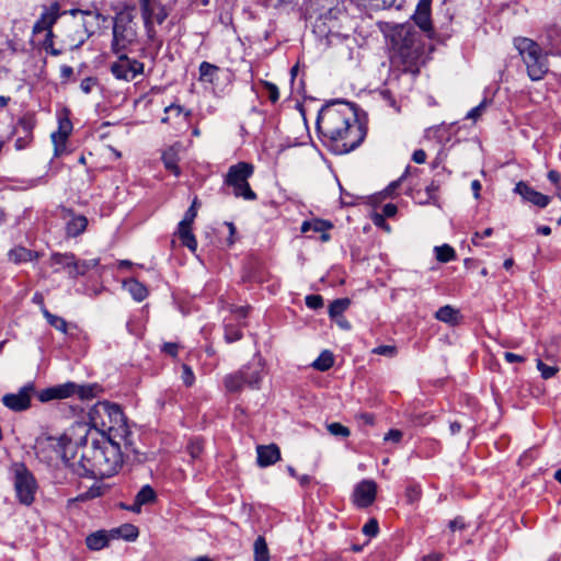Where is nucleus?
<instances>
[{
	"instance_id": "a211bd4d",
	"label": "nucleus",
	"mask_w": 561,
	"mask_h": 561,
	"mask_svg": "<svg viewBox=\"0 0 561 561\" xmlns=\"http://www.w3.org/2000/svg\"><path fill=\"white\" fill-rule=\"evenodd\" d=\"M377 485L374 481H362L354 491V503L358 507L369 506L376 497Z\"/></svg>"
},
{
	"instance_id": "4468645a",
	"label": "nucleus",
	"mask_w": 561,
	"mask_h": 561,
	"mask_svg": "<svg viewBox=\"0 0 561 561\" xmlns=\"http://www.w3.org/2000/svg\"><path fill=\"white\" fill-rule=\"evenodd\" d=\"M72 131V123L69 118L68 111L64 110L58 115V129L51 134L55 157H60L66 152V144Z\"/></svg>"
},
{
	"instance_id": "cd10ccee",
	"label": "nucleus",
	"mask_w": 561,
	"mask_h": 561,
	"mask_svg": "<svg viewBox=\"0 0 561 561\" xmlns=\"http://www.w3.org/2000/svg\"><path fill=\"white\" fill-rule=\"evenodd\" d=\"M245 378L241 369L225 377L224 383L228 391L237 392L245 385Z\"/></svg>"
},
{
	"instance_id": "de8ad7c7",
	"label": "nucleus",
	"mask_w": 561,
	"mask_h": 561,
	"mask_svg": "<svg viewBox=\"0 0 561 561\" xmlns=\"http://www.w3.org/2000/svg\"><path fill=\"white\" fill-rule=\"evenodd\" d=\"M119 534L127 540H135L138 537V529L127 524L119 528Z\"/></svg>"
},
{
	"instance_id": "bf43d9fd",
	"label": "nucleus",
	"mask_w": 561,
	"mask_h": 561,
	"mask_svg": "<svg viewBox=\"0 0 561 561\" xmlns=\"http://www.w3.org/2000/svg\"><path fill=\"white\" fill-rule=\"evenodd\" d=\"M547 353L548 354L561 353V336H556L551 340V342L547 348Z\"/></svg>"
},
{
	"instance_id": "0e129e2a",
	"label": "nucleus",
	"mask_w": 561,
	"mask_h": 561,
	"mask_svg": "<svg viewBox=\"0 0 561 561\" xmlns=\"http://www.w3.org/2000/svg\"><path fill=\"white\" fill-rule=\"evenodd\" d=\"M162 350L170 356L175 357L178 355L179 345L175 343H165Z\"/></svg>"
},
{
	"instance_id": "f3484780",
	"label": "nucleus",
	"mask_w": 561,
	"mask_h": 561,
	"mask_svg": "<svg viewBox=\"0 0 561 561\" xmlns=\"http://www.w3.org/2000/svg\"><path fill=\"white\" fill-rule=\"evenodd\" d=\"M60 217L66 220V234L70 238L83 233L88 226V219L83 215H75L71 209L61 207Z\"/></svg>"
},
{
	"instance_id": "4be33fe9",
	"label": "nucleus",
	"mask_w": 561,
	"mask_h": 561,
	"mask_svg": "<svg viewBox=\"0 0 561 561\" xmlns=\"http://www.w3.org/2000/svg\"><path fill=\"white\" fill-rule=\"evenodd\" d=\"M89 37V33H85V31L78 26L77 21L73 20L65 36V43L70 49H77L82 46Z\"/></svg>"
},
{
	"instance_id": "5fc2aeb1",
	"label": "nucleus",
	"mask_w": 561,
	"mask_h": 561,
	"mask_svg": "<svg viewBox=\"0 0 561 561\" xmlns=\"http://www.w3.org/2000/svg\"><path fill=\"white\" fill-rule=\"evenodd\" d=\"M373 222L376 227L383 229L386 232L391 231V227L386 222L383 215H379L378 213L374 214Z\"/></svg>"
},
{
	"instance_id": "79ce46f5",
	"label": "nucleus",
	"mask_w": 561,
	"mask_h": 561,
	"mask_svg": "<svg viewBox=\"0 0 561 561\" xmlns=\"http://www.w3.org/2000/svg\"><path fill=\"white\" fill-rule=\"evenodd\" d=\"M196 216H197V207H196V199H194L193 204L186 210L184 218L179 222L178 227L192 228V224L194 222Z\"/></svg>"
},
{
	"instance_id": "0eeeda50",
	"label": "nucleus",
	"mask_w": 561,
	"mask_h": 561,
	"mask_svg": "<svg viewBox=\"0 0 561 561\" xmlns=\"http://www.w3.org/2000/svg\"><path fill=\"white\" fill-rule=\"evenodd\" d=\"M136 13L131 7L119 11L113 22L112 51L119 54L126 50L137 39Z\"/></svg>"
},
{
	"instance_id": "58836bf2",
	"label": "nucleus",
	"mask_w": 561,
	"mask_h": 561,
	"mask_svg": "<svg viewBox=\"0 0 561 561\" xmlns=\"http://www.w3.org/2000/svg\"><path fill=\"white\" fill-rule=\"evenodd\" d=\"M99 263H100L99 259H91V260H83V261L76 260L75 277L84 275L91 268L96 267L99 265Z\"/></svg>"
},
{
	"instance_id": "4d7b16f0",
	"label": "nucleus",
	"mask_w": 561,
	"mask_h": 561,
	"mask_svg": "<svg viewBox=\"0 0 561 561\" xmlns=\"http://www.w3.org/2000/svg\"><path fill=\"white\" fill-rule=\"evenodd\" d=\"M96 80L92 77L84 78L80 83V89L83 93L89 94L93 87L95 85Z\"/></svg>"
},
{
	"instance_id": "20e7f679",
	"label": "nucleus",
	"mask_w": 561,
	"mask_h": 561,
	"mask_svg": "<svg viewBox=\"0 0 561 561\" xmlns=\"http://www.w3.org/2000/svg\"><path fill=\"white\" fill-rule=\"evenodd\" d=\"M144 27L148 38L161 43L178 21L174 13L178 0H138Z\"/></svg>"
},
{
	"instance_id": "052dcab7",
	"label": "nucleus",
	"mask_w": 561,
	"mask_h": 561,
	"mask_svg": "<svg viewBox=\"0 0 561 561\" xmlns=\"http://www.w3.org/2000/svg\"><path fill=\"white\" fill-rule=\"evenodd\" d=\"M398 211V207L394 204H386L382 207V213L380 215H383V217H393Z\"/></svg>"
},
{
	"instance_id": "423d86ee",
	"label": "nucleus",
	"mask_w": 561,
	"mask_h": 561,
	"mask_svg": "<svg viewBox=\"0 0 561 561\" xmlns=\"http://www.w3.org/2000/svg\"><path fill=\"white\" fill-rule=\"evenodd\" d=\"M514 47L522 57L527 75L533 81H539L547 75L549 70L548 55L561 53V46L552 42L549 50L543 53L539 44L528 37L514 38Z\"/></svg>"
},
{
	"instance_id": "e433bc0d",
	"label": "nucleus",
	"mask_w": 561,
	"mask_h": 561,
	"mask_svg": "<svg viewBox=\"0 0 561 561\" xmlns=\"http://www.w3.org/2000/svg\"><path fill=\"white\" fill-rule=\"evenodd\" d=\"M351 301L348 298L336 299L329 306V314L331 318H337L348 308Z\"/></svg>"
},
{
	"instance_id": "f03ea898",
	"label": "nucleus",
	"mask_w": 561,
	"mask_h": 561,
	"mask_svg": "<svg viewBox=\"0 0 561 561\" xmlns=\"http://www.w3.org/2000/svg\"><path fill=\"white\" fill-rule=\"evenodd\" d=\"M317 128L337 153L354 150L365 137L354 108L346 102L324 106L318 115Z\"/></svg>"
},
{
	"instance_id": "ddd939ff",
	"label": "nucleus",
	"mask_w": 561,
	"mask_h": 561,
	"mask_svg": "<svg viewBox=\"0 0 561 561\" xmlns=\"http://www.w3.org/2000/svg\"><path fill=\"white\" fill-rule=\"evenodd\" d=\"M35 392L33 382H27L15 393H7L2 397V403L8 409L20 412L31 407V398Z\"/></svg>"
},
{
	"instance_id": "338daca9",
	"label": "nucleus",
	"mask_w": 561,
	"mask_h": 561,
	"mask_svg": "<svg viewBox=\"0 0 561 561\" xmlns=\"http://www.w3.org/2000/svg\"><path fill=\"white\" fill-rule=\"evenodd\" d=\"M412 159L415 163H424L426 160V153L422 149L415 150L412 156Z\"/></svg>"
},
{
	"instance_id": "b1692460",
	"label": "nucleus",
	"mask_w": 561,
	"mask_h": 561,
	"mask_svg": "<svg viewBox=\"0 0 561 561\" xmlns=\"http://www.w3.org/2000/svg\"><path fill=\"white\" fill-rule=\"evenodd\" d=\"M50 263L62 267L70 277L75 278L76 257L72 253H54L50 256Z\"/></svg>"
},
{
	"instance_id": "69168bd1",
	"label": "nucleus",
	"mask_w": 561,
	"mask_h": 561,
	"mask_svg": "<svg viewBox=\"0 0 561 561\" xmlns=\"http://www.w3.org/2000/svg\"><path fill=\"white\" fill-rule=\"evenodd\" d=\"M451 531L461 530L465 528V522L461 517H457L449 523Z\"/></svg>"
},
{
	"instance_id": "2f4dec72",
	"label": "nucleus",
	"mask_w": 561,
	"mask_h": 561,
	"mask_svg": "<svg viewBox=\"0 0 561 561\" xmlns=\"http://www.w3.org/2000/svg\"><path fill=\"white\" fill-rule=\"evenodd\" d=\"M178 236L184 247L188 248L192 252L196 251L197 241L192 232V228L178 227Z\"/></svg>"
},
{
	"instance_id": "13d9d810",
	"label": "nucleus",
	"mask_w": 561,
	"mask_h": 561,
	"mask_svg": "<svg viewBox=\"0 0 561 561\" xmlns=\"http://www.w3.org/2000/svg\"><path fill=\"white\" fill-rule=\"evenodd\" d=\"M403 433L399 430H390L383 437L386 442L399 443L402 439Z\"/></svg>"
},
{
	"instance_id": "37998d69",
	"label": "nucleus",
	"mask_w": 561,
	"mask_h": 561,
	"mask_svg": "<svg viewBox=\"0 0 561 561\" xmlns=\"http://www.w3.org/2000/svg\"><path fill=\"white\" fill-rule=\"evenodd\" d=\"M53 39H54L53 30H48V32H46V37L43 42V48L45 49L46 53H48L53 56H59L61 54V50L54 47Z\"/></svg>"
},
{
	"instance_id": "680f3d73",
	"label": "nucleus",
	"mask_w": 561,
	"mask_h": 561,
	"mask_svg": "<svg viewBox=\"0 0 561 561\" xmlns=\"http://www.w3.org/2000/svg\"><path fill=\"white\" fill-rule=\"evenodd\" d=\"M492 233H493V229L492 228H486L482 233L476 232L473 234L471 241H472V243L474 245H478L481 239L490 237Z\"/></svg>"
},
{
	"instance_id": "1a4fd4ad",
	"label": "nucleus",
	"mask_w": 561,
	"mask_h": 561,
	"mask_svg": "<svg viewBox=\"0 0 561 561\" xmlns=\"http://www.w3.org/2000/svg\"><path fill=\"white\" fill-rule=\"evenodd\" d=\"M99 388L100 387L95 383L78 385L76 382L68 381L39 391L37 398L41 402L67 399L72 396H78L81 400H88L96 396Z\"/></svg>"
},
{
	"instance_id": "473e14b6",
	"label": "nucleus",
	"mask_w": 561,
	"mask_h": 561,
	"mask_svg": "<svg viewBox=\"0 0 561 561\" xmlns=\"http://www.w3.org/2000/svg\"><path fill=\"white\" fill-rule=\"evenodd\" d=\"M334 364L333 354L330 351H323L319 357L312 363V367L320 371L330 369Z\"/></svg>"
},
{
	"instance_id": "f257e3e1",
	"label": "nucleus",
	"mask_w": 561,
	"mask_h": 561,
	"mask_svg": "<svg viewBox=\"0 0 561 561\" xmlns=\"http://www.w3.org/2000/svg\"><path fill=\"white\" fill-rule=\"evenodd\" d=\"M78 433H83L76 444L80 445L79 467L83 474L92 478H108L115 474L123 463L122 444L105 435L95 436V433L88 431V424L78 423L75 426Z\"/></svg>"
},
{
	"instance_id": "dca6fc26",
	"label": "nucleus",
	"mask_w": 561,
	"mask_h": 561,
	"mask_svg": "<svg viewBox=\"0 0 561 561\" xmlns=\"http://www.w3.org/2000/svg\"><path fill=\"white\" fill-rule=\"evenodd\" d=\"M60 16V5L57 1L51 2L49 5L43 8L38 20L33 25V34L48 32Z\"/></svg>"
},
{
	"instance_id": "9b49d317",
	"label": "nucleus",
	"mask_w": 561,
	"mask_h": 561,
	"mask_svg": "<svg viewBox=\"0 0 561 561\" xmlns=\"http://www.w3.org/2000/svg\"><path fill=\"white\" fill-rule=\"evenodd\" d=\"M117 59L111 65L112 75L118 80L131 81L144 72V64L126 54H117Z\"/></svg>"
},
{
	"instance_id": "393cba45",
	"label": "nucleus",
	"mask_w": 561,
	"mask_h": 561,
	"mask_svg": "<svg viewBox=\"0 0 561 561\" xmlns=\"http://www.w3.org/2000/svg\"><path fill=\"white\" fill-rule=\"evenodd\" d=\"M123 287L128 290L133 298L137 301H142L148 296V289L135 278L124 280Z\"/></svg>"
},
{
	"instance_id": "49530a36",
	"label": "nucleus",
	"mask_w": 561,
	"mask_h": 561,
	"mask_svg": "<svg viewBox=\"0 0 561 561\" xmlns=\"http://www.w3.org/2000/svg\"><path fill=\"white\" fill-rule=\"evenodd\" d=\"M374 354L393 358L397 354V347L394 345H380L371 351Z\"/></svg>"
},
{
	"instance_id": "a19ab883",
	"label": "nucleus",
	"mask_w": 561,
	"mask_h": 561,
	"mask_svg": "<svg viewBox=\"0 0 561 561\" xmlns=\"http://www.w3.org/2000/svg\"><path fill=\"white\" fill-rule=\"evenodd\" d=\"M242 337V332L239 327L232 323L225 324V340L228 343L239 341Z\"/></svg>"
},
{
	"instance_id": "c756f323",
	"label": "nucleus",
	"mask_w": 561,
	"mask_h": 561,
	"mask_svg": "<svg viewBox=\"0 0 561 561\" xmlns=\"http://www.w3.org/2000/svg\"><path fill=\"white\" fill-rule=\"evenodd\" d=\"M331 228H332V224L330 221L314 218L311 220L304 221L300 230L302 233H307L308 231H311V230L314 232H324V231L330 230Z\"/></svg>"
},
{
	"instance_id": "7c9ffc66",
	"label": "nucleus",
	"mask_w": 561,
	"mask_h": 561,
	"mask_svg": "<svg viewBox=\"0 0 561 561\" xmlns=\"http://www.w3.org/2000/svg\"><path fill=\"white\" fill-rule=\"evenodd\" d=\"M254 561H270V551L264 537L259 536L253 543Z\"/></svg>"
},
{
	"instance_id": "603ef678",
	"label": "nucleus",
	"mask_w": 561,
	"mask_h": 561,
	"mask_svg": "<svg viewBox=\"0 0 561 561\" xmlns=\"http://www.w3.org/2000/svg\"><path fill=\"white\" fill-rule=\"evenodd\" d=\"M363 533L366 535V536H369V537H375L378 533V523L376 519H370L368 520L364 527H363Z\"/></svg>"
},
{
	"instance_id": "774afa93",
	"label": "nucleus",
	"mask_w": 561,
	"mask_h": 561,
	"mask_svg": "<svg viewBox=\"0 0 561 561\" xmlns=\"http://www.w3.org/2000/svg\"><path fill=\"white\" fill-rule=\"evenodd\" d=\"M438 191V185L435 184L434 182H432L427 187H426V193L428 195V199H435V194L436 192Z\"/></svg>"
},
{
	"instance_id": "c03bdc74",
	"label": "nucleus",
	"mask_w": 561,
	"mask_h": 561,
	"mask_svg": "<svg viewBox=\"0 0 561 561\" xmlns=\"http://www.w3.org/2000/svg\"><path fill=\"white\" fill-rule=\"evenodd\" d=\"M327 430L333 436L348 437L351 434L350 430L346 426L337 422L328 424Z\"/></svg>"
},
{
	"instance_id": "5701e85b",
	"label": "nucleus",
	"mask_w": 561,
	"mask_h": 561,
	"mask_svg": "<svg viewBox=\"0 0 561 561\" xmlns=\"http://www.w3.org/2000/svg\"><path fill=\"white\" fill-rule=\"evenodd\" d=\"M257 463L260 467H267L274 465L280 459L279 448L271 444L268 446H257Z\"/></svg>"
},
{
	"instance_id": "9d476101",
	"label": "nucleus",
	"mask_w": 561,
	"mask_h": 561,
	"mask_svg": "<svg viewBox=\"0 0 561 561\" xmlns=\"http://www.w3.org/2000/svg\"><path fill=\"white\" fill-rule=\"evenodd\" d=\"M10 470L13 474V484L19 502L30 506L34 502L38 489L35 477L23 462L12 463Z\"/></svg>"
},
{
	"instance_id": "a878e982",
	"label": "nucleus",
	"mask_w": 561,
	"mask_h": 561,
	"mask_svg": "<svg viewBox=\"0 0 561 561\" xmlns=\"http://www.w3.org/2000/svg\"><path fill=\"white\" fill-rule=\"evenodd\" d=\"M435 318L447 324L455 325L459 321V311L454 307L446 305L436 311Z\"/></svg>"
},
{
	"instance_id": "6ab92c4d",
	"label": "nucleus",
	"mask_w": 561,
	"mask_h": 561,
	"mask_svg": "<svg viewBox=\"0 0 561 561\" xmlns=\"http://www.w3.org/2000/svg\"><path fill=\"white\" fill-rule=\"evenodd\" d=\"M245 378V385L252 389H259L264 375V364L261 357H255L251 363L241 368Z\"/></svg>"
},
{
	"instance_id": "3c124183",
	"label": "nucleus",
	"mask_w": 561,
	"mask_h": 561,
	"mask_svg": "<svg viewBox=\"0 0 561 561\" xmlns=\"http://www.w3.org/2000/svg\"><path fill=\"white\" fill-rule=\"evenodd\" d=\"M485 107H486V100L482 101L479 105L471 108L467 114V118L472 119V121L478 119L484 112Z\"/></svg>"
},
{
	"instance_id": "f8f14e48",
	"label": "nucleus",
	"mask_w": 561,
	"mask_h": 561,
	"mask_svg": "<svg viewBox=\"0 0 561 561\" xmlns=\"http://www.w3.org/2000/svg\"><path fill=\"white\" fill-rule=\"evenodd\" d=\"M45 444L55 453V456H51L50 460L61 459L70 467L76 466V455L72 453L75 444L67 435H62L60 437H47L45 439Z\"/></svg>"
},
{
	"instance_id": "72a5a7b5",
	"label": "nucleus",
	"mask_w": 561,
	"mask_h": 561,
	"mask_svg": "<svg viewBox=\"0 0 561 561\" xmlns=\"http://www.w3.org/2000/svg\"><path fill=\"white\" fill-rule=\"evenodd\" d=\"M107 537L104 533H95L87 537V546L91 550H101L107 545Z\"/></svg>"
},
{
	"instance_id": "bb28decb",
	"label": "nucleus",
	"mask_w": 561,
	"mask_h": 561,
	"mask_svg": "<svg viewBox=\"0 0 561 561\" xmlns=\"http://www.w3.org/2000/svg\"><path fill=\"white\" fill-rule=\"evenodd\" d=\"M219 67L203 61L199 65V81L205 83H214L218 79Z\"/></svg>"
},
{
	"instance_id": "e2e57ef3",
	"label": "nucleus",
	"mask_w": 561,
	"mask_h": 561,
	"mask_svg": "<svg viewBox=\"0 0 561 561\" xmlns=\"http://www.w3.org/2000/svg\"><path fill=\"white\" fill-rule=\"evenodd\" d=\"M504 358L507 363H524L525 362V357L520 356V355H517V354H514V353H511V352H505L504 353Z\"/></svg>"
},
{
	"instance_id": "2eb2a0df",
	"label": "nucleus",
	"mask_w": 561,
	"mask_h": 561,
	"mask_svg": "<svg viewBox=\"0 0 561 561\" xmlns=\"http://www.w3.org/2000/svg\"><path fill=\"white\" fill-rule=\"evenodd\" d=\"M66 13H69L77 21L78 26L89 33L90 36L100 27L101 22L106 20L98 10L71 9Z\"/></svg>"
},
{
	"instance_id": "aec40b11",
	"label": "nucleus",
	"mask_w": 561,
	"mask_h": 561,
	"mask_svg": "<svg viewBox=\"0 0 561 561\" xmlns=\"http://www.w3.org/2000/svg\"><path fill=\"white\" fill-rule=\"evenodd\" d=\"M514 191L517 194H519L524 201L529 202L541 208L546 207L550 202L549 196L535 191L524 182L517 183Z\"/></svg>"
},
{
	"instance_id": "6e6552de",
	"label": "nucleus",
	"mask_w": 561,
	"mask_h": 561,
	"mask_svg": "<svg viewBox=\"0 0 561 561\" xmlns=\"http://www.w3.org/2000/svg\"><path fill=\"white\" fill-rule=\"evenodd\" d=\"M253 173V164L249 162H238L237 164L229 167L225 176V184L232 188V194L237 198L255 201L257 196L248 182Z\"/></svg>"
},
{
	"instance_id": "f704fd0d",
	"label": "nucleus",
	"mask_w": 561,
	"mask_h": 561,
	"mask_svg": "<svg viewBox=\"0 0 561 561\" xmlns=\"http://www.w3.org/2000/svg\"><path fill=\"white\" fill-rule=\"evenodd\" d=\"M162 161L164 163V167L171 172H173L175 175L180 173L178 167V156L174 149L170 148L169 150L164 151L162 154Z\"/></svg>"
},
{
	"instance_id": "6e6d98bb",
	"label": "nucleus",
	"mask_w": 561,
	"mask_h": 561,
	"mask_svg": "<svg viewBox=\"0 0 561 561\" xmlns=\"http://www.w3.org/2000/svg\"><path fill=\"white\" fill-rule=\"evenodd\" d=\"M264 85L268 92V99L273 103L277 102L279 99L278 88L274 83H271V82H265Z\"/></svg>"
},
{
	"instance_id": "c85d7f7f",
	"label": "nucleus",
	"mask_w": 561,
	"mask_h": 561,
	"mask_svg": "<svg viewBox=\"0 0 561 561\" xmlns=\"http://www.w3.org/2000/svg\"><path fill=\"white\" fill-rule=\"evenodd\" d=\"M36 257H37L36 253H34L31 250L23 248V247L14 248L9 252L10 261L15 264L33 261Z\"/></svg>"
},
{
	"instance_id": "7ed1b4c3",
	"label": "nucleus",
	"mask_w": 561,
	"mask_h": 561,
	"mask_svg": "<svg viewBox=\"0 0 561 561\" xmlns=\"http://www.w3.org/2000/svg\"><path fill=\"white\" fill-rule=\"evenodd\" d=\"M91 428L95 436L105 435L113 440L123 442L125 448L131 446V433L126 417L117 404L107 401L98 402L89 412Z\"/></svg>"
},
{
	"instance_id": "864d4df0",
	"label": "nucleus",
	"mask_w": 561,
	"mask_h": 561,
	"mask_svg": "<svg viewBox=\"0 0 561 561\" xmlns=\"http://www.w3.org/2000/svg\"><path fill=\"white\" fill-rule=\"evenodd\" d=\"M306 305L311 309H318L323 306V298L319 295H309L306 297Z\"/></svg>"
},
{
	"instance_id": "c9c22d12",
	"label": "nucleus",
	"mask_w": 561,
	"mask_h": 561,
	"mask_svg": "<svg viewBox=\"0 0 561 561\" xmlns=\"http://www.w3.org/2000/svg\"><path fill=\"white\" fill-rule=\"evenodd\" d=\"M434 251L436 254V260L442 263L450 262L456 257L455 250L448 244L435 247Z\"/></svg>"
},
{
	"instance_id": "09e8293b",
	"label": "nucleus",
	"mask_w": 561,
	"mask_h": 561,
	"mask_svg": "<svg viewBox=\"0 0 561 561\" xmlns=\"http://www.w3.org/2000/svg\"><path fill=\"white\" fill-rule=\"evenodd\" d=\"M23 128H24L25 135L15 140V148L19 150L26 148L27 145L32 140V134H31L30 129L25 126V124H23Z\"/></svg>"
},
{
	"instance_id": "a18cd8bd",
	"label": "nucleus",
	"mask_w": 561,
	"mask_h": 561,
	"mask_svg": "<svg viewBox=\"0 0 561 561\" xmlns=\"http://www.w3.org/2000/svg\"><path fill=\"white\" fill-rule=\"evenodd\" d=\"M537 368L540 371L541 377L543 379L552 378L558 373V368L557 367L548 366L541 359L537 360Z\"/></svg>"
},
{
	"instance_id": "4c0bfd02",
	"label": "nucleus",
	"mask_w": 561,
	"mask_h": 561,
	"mask_svg": "<svg viewBox=\"0 0 561 561\" xmlns=\"http://www.w3.org/2000/svg\"><path fill=\"white\" fill-rule=\"evenodd\" d=\"M43 316L47 320V322L54 327L56 330L66 333L67 332V322L64 318L50 313L47 309H43Z\"/></svg>"
},
{
	"instance_id": "412c9836",
	"label": "nucleus",
	"mask_w": 561,
	"mask_h": 561,
	"mask_svg": "<svg viewBox=\"0 0 561 561\" xmlns=\"http://www.w3.org/2000/svg\"><path fill=\"white\" fill-rule=\"evenodd\" d=\"M431 3L432 0H420L413 14L415 24L424 32H432L431 22Z\"/></svg>"
},
{
	"instance_id": "39448f33",
	"label": "nucleus",
	"mask_w": 561,
	"mask_h": 561,
	"mask_svg": "<svg viewBox=\"0 0 561 561\" xmlns=\"http://www.w3.org/2000/svg\"><path fill=\"white\" fill-rule=\"evenodd\" d=\"M393 48L405 70L415 71L425 61V45L421 34L411 24H401L393 28Z\"/></svg>"
},
{
	"instance_id": "8fccbe9b",
	"label": "nucleus",
	"mask_w": 561,
	"mask_h": 561,
	"mask_svg": "<svg viewBox=\"0 0 561 561\" xmlns=\"http://www.w3.org/2000/svg\"><path fill=\"white\" fill-rule=\"evenodd\" d=\"M182 369L183 371L181 378L186 387H191L195 381L194 373L191 367L185 364L182 366Z\"/></svg>"
},
{
	"instance_id": "ea45409f",
	"label": "nucleus",
	"mask_w": 561,
	"mask_h": 561,
	"mask_svg": "<svg viewBox=\"0 0 561 561\" xmlns=\"http://www.w3.org/2000/svg\"><path fill=\"white\" fill-rule=\"evenodd\" d=\"M135 499L141 505H146L154 501L156 493L150 485H145L140 489Z\"/></svg>"
}]
</instances>
